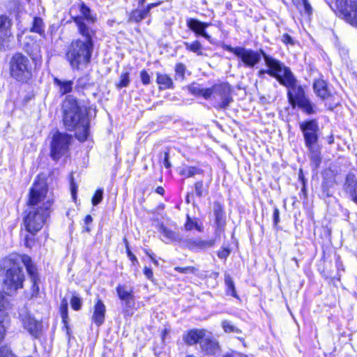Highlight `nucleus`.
<instances>
[{"label": "nucleus", "mask_w": 357, "mask_h": 357, "mask_svg": "<svg viewBox=\"0 0 357 357\" xmlns=\"http://www.w3.org/2000/svg\"><path fill=\"white\" fill-rule=\"evenodd\" d=\"M54 197L45 179L38 177L29 190L28 208L24 211V224L27 231L36 234L50 216Z\"/></svg>", "instance_id": "obj_1"}, {"label": "nucleus", "mask_w": 357, "mask_h": 357, "mask_svg": "<svg viewBox=\"0 0 357 357\" xmlns=\"http://www.w3.org/2000/svg\"><path fill=\"white\" fill-rule=\"evenodd\" d=\"M79 33L84 40H73L66 53L67 60L70 66L76 69L86 66L90 62L93 50V38L95 36L96 32L90 31L84 26H81Z\"/></svg>", "instance_id": "obj_2"}, {"label": "nucleus", "mask_w": 357, "mask_h": 357, "mask_svg": "<svg viewBox=\"0 0 357 357\" xmlns=\"http://www.w3.org/2000/svg\"><path fill=\"white\" fill-rule=\"evenodd\" d=\"M267 70H260L259 73H268L275 77L283 85L288 89V98L290 104L295 107L296 101L305 97L303 89L297 84V81L291 70L273 58H266Z\"/></svg>", "instance_id": "obj_3"}, {"label": "nucleus", "mask_w": 357, "mask_h": 357, "mask_svg": "<svg viewBox=\"0 0 357 357\" xmlns=\"http://www.w3.org/2000/svg\"><path fill=\"white\" fill-rule=\"evenodd\" d=\"M300 129L303 135L305 146L309 151L311 165L317 169L321 162V147L318 144V123L314 119L303 121L300 123Z\"/></svg>", "instance_id": "obj_4"}, {"label": "nucleus", "mask_w": 357, "mask_h": 357, "mask_svg": "<svg viewBox=\"0 0 357 357\" xmlns=\"http://www.w3.org/2000/svg\"><path fill=\"white\" fill-rule=\"evenodd\" d=\"M4 263L9 266L3 280V291L8 296L14 295L19 289L23 287L24 275L22 267L14 259L8 258Z\"/></svg>", "instance_id": "obj_5"}, {"label": "nucleus", "mask_w": 357, "mask_h": 357, "mask_svg": "<svg viewBox=\"0 0 357 357\" xmlns=\"http://www.w3.org/2000/svg\"><path fill=\"white\" fill-rule=\"evenodd\" d=\"M63 108L64 112L63 123L69 130H73L81 123L82 119H88L85 113L78 105L77 100L72 96L66 98L63 103Z\"/></svg>", "instance_id": "obj_6"}, {"label": "nucleus", "mask_w": 357, "mask_h": 357, "mask_svg": "<svg viewBox=\"0 0 357 357\" xmlns=\"http://www.w3.org/2000/svg\"><path fill=\"white\" fill-rule=\"evenodd\" d=\"M10 73L18 82L28 81L32 76L29 59L21 53L15 54L10 61Z\"/></svg>", "instance_id": "obj_7"}, {"label": "nucleus", "mask_w": 357, "mask_h": 357, "mask_svg": "<svg viewBox=\"0 0 357 357\" xmlns=\"http://www.w3.org/2000/svg\"><path fill=\"white\" fill-rule=\"evenodd\" d=\"M211 89V98L214 100V107L219 109H227L233 101L230 86L227 83H222L213 85Z\"/></svg>", "instance_id": "obj_8"}, {"label": "nucleus", "mask_w": 357, "mask_h": 357, "mask_svg": "<svg viewBox=\"0 0 357 357\" xmlns=\"http://www.w3.org/2000/svg\"><path fill=\"white\" fill-rule=\"evenodd\" d=\"M333 10L351 26L357 27V2L347 0H336Z\"/></svg>", "instance_id": "obj_9"}, {"label": "nucleus", "mask_w": 357, "mask_h": 357, "mask_svg": "<svg viewBox=\"0 0 357 357\" xmlns=\"http://www.w3.org/2000/svg\"><path fill=\"white\" fill-rule=\"evenodd\" d=\"M70 139V136L66 133L56 131L52 134L50 142V155L53 160H59L66 153Z\"/></svg>", "instance_id": "obj_10"}, {"label": "nucleus", "mask_w": 357, "mask_h": 357, "mask_svg": "<svg viewBox=\"0 0 357 357\" xmlns=\"http://www.w3.org/2000/svg\"><path fill=\"white\" fill-rule=\"evenodd\" d=\"M70 12L72 18L77 26L78 33H79V28L81 26H84L90 31H94L86 23H94L96 22V17L91 14V10L89 7L84 3L79 4L77 8L73 7Z\"/></svg>", "instance_id": "obj_11"}, {"label": "nucleus", "mask_w": 357, "mask_h": 357, "mask_svg": "<svg viewBox=\"0 0 357 357\" xmlns=\"http://www.w3.org/2000/svg\"><path fill=\"white\" fill-rule=\"evenodd\" d=\"M20 314L24 328L34 337H38L42 333L41 322L37 321L29 313L26 312L25 310H22Z\"/></svg>", "instance_id": "obj_12"}, {"label": "nucleus", "mask_w": 357, "mask_h": 357, "mask_svg": "<svg viewBox=\"0 0 357 357\" xmlns=\"http://www.w3.org/2000/svg\"><path fill=\"white\" fill-rule=\"evenodd\" d=\"M215 238L208 240L187 238L183 241V245L193 252L205 251L212 248L215 244Z\"/></svg>", "instance_id": "obj_13"}, {"label": "nucleus", "mask_w": 357, "mask_h": 357, "mask_svg": "<svg viewBox=\"0 0 357 357\" xmlns=\"http://www.w3.org/2000/svg\"><path fill=\"white\" fill-rule=\"evenodd\" d=\"M343 189L347 196L357 204V178L355 174L349 173L346 176Z\"/></svg>", "instance_id": "obj_14"}, {"label": "nucleus", "mask_w": 357, "mask_h": 357, "mask_svg": "<svg viewBox=\"0 0 357 357\" xmlns=\"http://www.w3.org/2000/svg\"><path fill=\"white\" fill-rule=\"evenodd\" d=\"M21 260L24 265L26 266V271L31 279L33 283V291L35 293L38 291L39 287L38 286V281L39 280L37 268L35 265L33 264L31 259L29 256L24 255L21 256Z\"/></svg>", "instance_id": "obj_15"}, {"label": "nucleus", "mask_w": 357, "mask_h": 357, "mask_svg": "<svg viewBox=\"0 0 357 357\" xmlns=\"http://www.w3.org/2000/svg\"><path fill=\"white\" fill-rule=\"evenodd\" d=\"M210 25L209 23L202 22L196 19L190 18L187 20V26L197 35L204 37L208 41L212 43L211 37L205 31L206 28Z\"/></svg>", "instance_id": "obj_16"}, {"label": "nucleus", "mask_w": 357, "mask_h": 357, "mask_svg": "<svg viewBox=\"0 0 357 357\" xmlns=\"http://www.w3.org/2000/svg\"><path fill=\"white\" fill-rule=\"evenodd\" d=\"M206 331L204 329H192L187 332L183 337V341L188 345H194L204 339Z\"/></svg>", "instance_id": "obj_17"}, {"label": "nucleus", "mask_w": 357, "mask_h": 357, "mask_svg": "<svg viewBox=\"0 0 357 357\" xmlns=\"http://www.w3.org/2000/svg\"><path fill=\"white\" fill-rule=\"evenodd\" d=\"M106 307L100 299H98L93 307L92 320L98 326H101L105 319Z\"/></svg>", "instance_id": "obj_18"}, {"label": "nucleus", "mask_w": 357, "mask_h": 357, "mask_svg": "<svg viewBox=\"0 0 357 357\" xmlns=\"http://www.w3.org/2000/svg\"><path fill=\"white\" fill-rule=\"evenodd\" d=\"M201 349L206 354L215 355L220 353V346L217 341L206 337L200 342Z\"/></svg>", "instance_id": "obj_19"}, {"label": "nucleus", "mask_w": 357, "mask_h": 357, "mask_svg": "<svg viewBox=\"0 0 357 357\" xmlns=\"http://www.w3.org/2000/svg\"><path fill=\"white\" fill-rule=\"evenodd\" d=\"M214 214L215 216V223L217 225L215 234L217 236H220L223 231V227L225 224V218L222 207L218 203H216L214 206Z\"/></svg>", "instance_id": "obj_20"}, {"label": "nucleus", "mask_w": 357, "mask_h": 357, "mask_svg": "<svg viewBox=\"0 0 357 357\" xmlns=\"http://www.w3.org/2000/svg\"><path fill=\"white\" fill-rule=\"evenodd\" d=\"M159 231L162 235V239L165 243L173 241L181 242V237L176 232L168 229L164 225H161L159 227Z\"/></svg>", "instance_id": "obj_21"}, {"label": "nucleus", "mask_w": 357, "mask_h": 357, "mask_svg": "<svg viewBox=\"0 0 357 357\" xmlns=\"http://www.w3.org/2000/svg\"><path fill=\"white\" fill-rule=\"evenodd\" d=\"M75 130L76 137L81 142H84L86 139L89 135V119H82L81 123L78 124L77 126L73 128Z\"/></svg>", "instance_id": "obj_22"}, {"label": "nucleus", "mask_w": 357, "mask_h": 357, "mask_svg": "<svg viewBox=\"0 0 357 357\" xmlns=\"http://www.w3.org/2000/svg\"><path fill=\"white\" fill-rule=\"evenodd\" d=\"M29 42H26L24 44L25 51L31 56L33 59H36L40 56L41 52V45L39 41L33 40L29 38Z\"/></svg>", "instance_id": "obj_23"}, {"label": "nucleus", "mask_w": 357, "mask_h": 357, "mask_svg": "<svg viewBox=\"0 0 357 357\" xmlns=\"http://www.w3.org/2000/svg\"><path fill=\"white\" fill-rule=\"evenodd\" d=\"M264 57L266 63V58H271L266 56L263 51L247 50V66H253Z\"/></svg>", "instance_id": "obj_24"}, {"label": "nucleus", "mask_w": 357, "mask_h": 357, "mask_svg": "<svg viewBox=\"0 0 357 357\" xmlns=\"http://www.w3.org/2000/svg\"><path fill=\"white\" fill-rule=\"evenodd\" d=\"M188 90L195 96H202L205 99L211 98V87L204 89L199 84H192L188 86Z\"/></svg>", "instance_id": "obj_25"}, {"label": "nucleus", "mask_w": 357, "mask_h": 357, "mask_svg": "<svg viewBox=\"0 0 357 357\" xmlns=\"http://www.w3.org/2000/svg\"><path fill=\"white\" fill-rule=\"evenodd\" d=\"M313 87L316 94L322 99H326L329 96L330 93L324 80H316L314 83Z\"/></svg>", "instance_id": "obj_26"}, {"label": "nucleus", "mask_w": 357, "mask_h": 357, "mask_svg": "<svg viewBox=\"0 0 357 357\" xmlns=\"http://www.w3.org/2000/svg\"><path fill=\"white\" fill-rule=\"evenodd\" d=\"M116 292L119 298L124 301L126 305H129L133 300L132 290H128L125 286L118 285L116 287Z\"/></svg>", "instance_id": "obj_27"}, {"label": "nucleus", "mask_w": 357, "mask_h": 357, "mask_svg": "<svg viewBox=\"0 0 357 357\" xmlns=\"http://www.w3.org/2000/svg\"><path fill=\"white\" fill-rule=\"evenodd\" d=\"M202 171L195 167L183 165L178 168V174L186 178L202 174Z\"/></svg>", "instance_id": "obj_28"}, {"label": "nucleus", "mask_w": 357, "mask_h": 357, "mask_svg": "<svg viewBox=\"0 0 357 357\" xmlns=\"http://www.w3.org/2000/svg\"><path fill=\"white\" fill-rule=\"evenodd\" d=\"M54 82L59 86V90L61 95L70 92L73 89V82L72 81H61L58 78H54Z\"/></svg>", "instance_id": "obj_29"}, {"label": "nucleus", "mask_w": 357, "mask_h": 357, "mask_svg": "<svg viewBox=\"0 0 357 357\" xmlns=\"http://www.w3.org/2000/svg\"><path fill=\"white\" fill-rule=\"evenodd\" d=\"M148 15V10H135L130 13L128 22H139L144 19Z\"/></svg>", "instance_id": "obj_30"}, {"label": "nucleus", "mask_w": 357, "mask_h": 357, "mask_svg": "<svg viewBox=\"0 0 357 357\" xmlns=\"http://www.w3.org/2000/svg\"><path fill=\"white\" fill-rule=\"evenodd\" d=\"M13 38L8 31L0 36V51L6 50L11 48V41Z\"/></svg>", "instance_id": "obj_31"}, {"label": "nucleus", "mask_w": 357, "mask_h": 357, "mask_svg": "<svg viewBox=\"0 0 357 357\" xmlns=\"http://www.w3.org/2000/svg\"><path fill=\"white\" fill-rule=\"evenodd\" d=\"M184 227L186 231H191L194 229L199 232L203 231V226L196 219H192L189 215L187 216Z\"/></svg>", "instance_id": "obj_32"}, {"label": "nucleus", "mask_w": 357, "mask_h": 357, "mask_svg": "<svg viewBox=\"0 0 357 357\" xmlns=\"http://www.w3.org/2000/svg\"><path fill=\"white\" fill-rule=\"evenodd\" d=\"M187 50L196 53L197 55H202V45L198 40H195L192 43L184 42L183 43Z\"/></svg>", "instance_id": "obj_33"}, {"label": "nucleus", "mask_w": 357, "mask_h": 357, "mask_svg": "<svg viewBox=\"0 0 357 357\" xmlns=\"http://www.w3.org/2000/svg\"><path fill=\"white\" fill-rule=\"evenodd\" d=\"M31 32L38 33L40 35H44V24L40 17H35L33 21V26L31 28Z\"/></svg>", "instance_id": "obj_34"}, {"label": "nucleus", "mask_w": 357, "mask_h": 357, "mask_svg": "<svg viewBox=\"0 0 357 357\" xmlns=\"http://www.w3.org/2000/svg\"><path fill=\"white\" fill-rule=\"evenodd\" d=\"M292 2L301 13L307 14L311 13L312 8L307 0H292Z\"/></svg>", "instance_id": "obj_35"}, {"label": "nucleus", "mask_w": 357, "mask_h": 357, "mask_svg": "<svg viewBox=\"0 0 357 357\" xmlns=\"http://www.w3.org/2000/svg\"><path fill=\"white\" fill-rule=\"evenodd\" d=\"M157 83L162 85L164 89L171 88L173 84L172 79L166 74H158Z\"/></svg>", "instance_id": "obj_36"}, {"label": "nucleus", "mask_w": 357, "mask_h": 357, "mask_svg": "<svg viewBox=\"0 0 357 357\" xmlns=\"http://www.w3.org/2000/svg\"><path fill=\"white\" fill-rule=\"evenodd\" d=\"M225 282L227 287V291L228 294H230L232 296L236 297V291L234 287V284L233 282V280L229 275L225 274Z\"/></svg>", "instance_id": "obj_37"}, {"label": "nucleus", "mask_w": 357, "mask_h": 357, "mask_svg": "<svg viewBox=\"0 0 357 357\" xmlns=\"http://www.w3.org/2000/svg\"><path fill=\"white\" fill-rule=\"evenodd\" d=\"M91 85V82L89 76L88 75H83L80 77L77 81V89H86Z\"/></svg>", "instance_id": "obj_38"}, {"label": "nucleus", "mask_w": 357, "mask_h": 357, "mask_svg": "<svg viewBox=\"0 0 357 357\" xmlns=\"http://www.w3.org/2000/svg\"><path fill=\"white\" fill-rule=\"evenodd\" d=\"M226 50L234 53L241 58L242 62L245 64V50L243 47H231L227 46Z\"/></svg>", "instance_id": "obj_39"}, {"label": "nucleus", "mask_w": 357, "mask_h": 357, "mask_svg": "<svg viewBox=\"0 0 357 357\" xmlns=\"http://www.w3.org/2000/svg\"><path fill=\"white\" fill-rule=\"evenodd\" d=\"M70 305L74 310H79L82 305L81 298L74 294L70 299Z\"/></svg>", "instance_id": "obj_40"}, {"label": "nucleus", "mask_w": 357, "mask_h": 357, "mask_svg": "<svg viewBox=\"0 0 357 357\" xmlns=\"http://www.w3.org/2000/svg\"><path fill=\"white\" fill-rule=\"evenodd\" d=\"M60 312L63 322L66 323L68 319V301L66 298H63L61 301Z\"/></svg>", "instance_id": "obj_41"}, {"label": "nucleus", "mask_w": 357, "mask_h": 357, "mask_svg": "<svg viewBox=\"0 0 357 357\" xmlns=\"http://www.w3.org/2000/svg\"><path fill=\"white\" fill-rule=\"evenodd\" d=\"M130 83V79H129V73H124L121 74L120 77V81L119 84H117V86L119 88H123L126 87L128 86Z\"/></svg>", "instance_id": "obj_42"}, {"label": "nucleus", "mask_w": 357, "mask_h": 357, "mask_svg": "<svg viewBox=\"0 0 357 357\" xmlns=\"http://www.w3.org/2000/svg\"><path fill=\"white\" fill-rule=\"evenodd\" d=\"M103 197V190L102 189H98L96 191L93 198H92V204L94 206L98 205L101 202L102 200Z\"/></svg>", "instance_id": "obj_43"}, {"label": "nucleus", "mask_w": 357, "mask_h": 357, "mask_svg": "<svg viewBox=\"0 0 357 357\" xmlns=\"http://www.w3.org/2000/svg\"><path fill=\"white\" fill-rule=\"evenodd\" d=\"M222 326L226 333L238 332V328L232 325L230 321H223L222 322Z\"/></svg>", "instance_id": "obj_44"}, {"label": "nucleus", "mask_w": 357, "mask_h": 357, "mask_svg": "<svg viewBox=\"0 0 357 357\" xmlns=\"http://www.w3.org/2000/svg\"><path fill=\"white\" fill-rule=\"evenodd\" d=\"M185 66L183 63H178L176 65L175 71L176 75L180 79H183L185 77Z\"/></svg>", "instance_id": "obj_45"}, {"label": "nucleus", "mask_w": 357, "mask_h": 357, "mask_svg": "<svg viewBox=\"0 0 357 357\" xmlns=\"http://www.w3.org/2000/svg\"><path fill=\"white\" fill-rule=\"evenodd\" d=\"M11 26L10 20L6 15L0 16V29H7Z\"/></svg>", "instance_id": "obj_46"}, {"label": "nucleus", "mask_w": 357, "mask_h": 357, "mask_svg": "<svg viewBox=\"0 0 357 357\" xmlns=\"http://www.w3.org/2000/svg\"><path fill=\"white\" fill-rule=\"evenodd\" d=\"M9 306L10 304L8 300L5 297L2 291L0 290V311L8 309Z\"/></svg>", "instance_id": "obj_47"}, {"label": "nucleus", "mask_w": 357, "mask_h": 357, "mask_svg": "<svg viewBox=\"0 0 357 357\" xmlns=\"http://www.w3.org/2000/svg\"><path fill=\"white\" fill-rule=\"evenodd\" d=\"M230 252H231V250L229 248L227 247H222L220 250H219L217 253L218 255V257L220 259H224L225 260L228 256L230 255Z\"/></svg>", "instance_id": "obj_48"}, {"label": "nucleus", "mask_w": 357, "mask_h": 357, "mask_svg": "<svg viewBox=\"0 0 357 357\" xmlns=\"http://www.w3.org/2000/svg\"><path fill=\"white\" fill-rule=\"evenodd\" d=\"M0 357H15L12 351L7 347L0 349Z\"/></svg>", "instance_id": "obj_49"}, {"label": "nucleus", "mask_w": 357, "mask_h": 357, "mask_svg": "<svg viewBox=\"0 0 357 357\" xmlns=\"http://www.w3.org/2000/svg\"><path fill=\"white\" fill-rule=\"evenodd\" d=\"M301 109H303V111H304L308 114H313L315 112L314 105L312 104L310 101L308 103H307V105H304V107H303Z\"/></svg>", "instance_id": "obj_50"}, {"label": "nucleus", "mask_w": 357, "mask_h": 357, "mask_svg": "<svg viewBox=\"0 0 357 357\" xmlns=\"http://www.w3.org/2000/svg\"><path fill=\"white\" fill-rule=\"evenodd\" d=\"M141 80L145 85L150 83V76L146 70H142L140 73Z\"/></svg>", "instance_id": "obj_51"}, {"label": "nucleus", "mask_w": 357, "mask_h": 357, "mask_svg": "<svg viewBox=\"0 0 357 357\" xmlns=\"http://www.w3.org/2000/svg\"><path fill=\"white\" fill-rule=\"evenodd\" d=\"M195 192L197 196L202 197L203 195V183L202 181L195 183Z\"/></svg>", "instance_id": "obj_52"}, {"label": "nucleus", "mask_w": 357, "mask_h": 357, "mask_svg": "<svg viewBox=\"0 0 357 357\" xmlns=\"http://www.w3.org/2000/svg\"><path fill=\"white\" fill-rule=\"evenodd\" d=\"M174 269L176 271H178L181 273H187L188 272H194L195 271V268L192 266H187V267H184V268L175 267Z\"/></svg>", "instance_id": "obj_53"}, {"label": "nucleus", "mask_w": 357, "mask_h": 357, "mask_svg": "<svg viewBox=\"0 0 357 357\" xmlns=\"http://www.w3.org/2000/svg\"><path fill=\"white\" fill-rule=\"evenodd\" d=\"M309 102H310V100L305 96V97L298 100L297 101H296V103L298 105V106L300 108H302L303 107H304V105H307V103H308Z\"/></svg>", "instance_id": "obj_54"}, {"label": "nucleus", "mask_w": 357, "mask_h": 357, "mask_svg": "<svg viewBox=\"0 0 357 357\" xmlns=\"http://www.w3.org/2000/svg\"><path fill=\"white\" fill-rule=\"evenodd\" d=\"M282 41L285 44H291L293 45V39L288 34H284L282 36Z\"/></svg>", "instance_id": "obj_55"}, {"label": "nucleus", "mask_w": 357, "mask_h": 357, "mask_svg": "<svg viewBox=\"0 0 357 357\" xmlns=\"http://www.w3.org/2000/svg\"><path fill=\"white\" fill-rule=\"evenodd\" d=\"M70 189H71L72 196H73V199H75L76 197L77 187L75 185V183H74L73 179L70 182Z\"/></svg>", "instance_id": "obj_56"}, {"label": "nucleus", "mask_w": 357, "mask_h": 357, "mask_svg": "<svg viewBox=\"0 0 357 357\" xmlns=\"http://www.w3.org/2000/svg\"><path fill=\"white\" fill-rule=\"evenodd\" d=\"M144 273L148 279L152 280L153 275V271L150 268L145 267L144 269Z\"/></svg>", "instance_id": "obj_57"}, {"label": "nucleus", "mask_w": 357, "mask_h": 357, "mask_svg": "<svg viewBox=\"0 0 357 357\" xmlns=\"http://www.w3.org/2000/svg\"><path fill=\"white\" fill-rule=\"evenodd\" d=\"M169 155L168 152H165L164 153V165L166 168H169L171 166L169 162Z\"/></svg>", "instance_id": "obj_58"}, {"label": "nucleus", "mask_w": 357, "mask_h": 357, "mask_svg": "<svg viewBox=\"0 0 357 357\" xmlns=\"http://www.w3.org/2000/svg\"><path fill=\"white\" fill-rule=\"evenodd\" d=\"M130 304L129 305H126V308L123 310V314L126 317H131L133 314V312L132 310L130 309Z\"/></svg>", "instance_id": "obj_59"}, {"label": "nucleus", "mask_w": 357, "mask_h": 357, "mask_svg": "<svg viewBox=\"0 0 357 357\" xmlns=\"http://www.w3.org/2000/svg\"><path fill=\"white\" fill-rule=\"evenodd\" d=\"M127 255L128 257H129V259L132 261V262H137V257L135 256V255L130 251V250H128V252H127Z\"/></svg>", "instance_id": "obj_60"}, {"label": "nucleus", "mask_w": 357, "mask_h": 357, "mask_svg": "<svg viewBox=\"0 0 357 357\" xmlns=\"http://www.w3.org/2000/svg\"><path fill=\"white\" fill-rule=\"evenodd\" d=\"M273 219L275 224L279 222V210L278 208H275L274 210Z\"/></svg>", "instance_id": "obj_61"}, {"label": "nucleus", "mask_w": 357, "mask_h": 357, "mask_svg": "<svg viewBox=\"0 0 357 357\" xmlns=\"http://www.w3.org/2000/svg\"><path fill=\"white\" fill-rule=\"evenodd\" d=\"M224 357H243V356L241 354H240L237 352L232 351L229 354H225Z\"/></svg>", "instance_id": "obj_62"}, {"label": "nucleus", "mask_w": 357, "mask_h": 357, "mask_svg": "<svg viewBox=\"0 0 357 357\" xmlns=\"http://www.w3.org/2000/svg\"><path fill=\"white\" fill-rule=\"evenodd\" d=\"M93 221V218L90 215H87L84 218V222L86 225H89Z\"/></svg>", "instance_id": "obj_63"}, {"label": "nucleus", "mask_w": 357, "mask_h": 357, "mask_svg": "<svg viewBox=\"0 0 357 357\" xmlns=\"http://www.w3.org/2000/svg\"><path fill=\"white\" fill-rule=\"evenodd\" d=\"M25 245L26 247H29V248L31 247V240L29 239V237L28 236H26L25 237Z\"/></svg>", "instance_id": "obj_64"}]
</instances>
